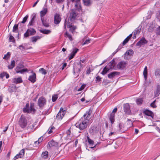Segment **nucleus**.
Masks as SVG:
<instances>
[{"instance_id": "f257e3e1", "label": "nucleus", "mask_w": 160, "mask_h": 160, "mask_svg": "<svg viewBox=\"0 0 160 160\" xmlns=\"http://www.w3.org/2000/svg\"><path fill=\"white\" fill-rule=\"evenodd\" d=\"M89 120L85 119L84 118H81L75 124L76 127L79 129L80 130H82L86 129L88 126Z\"/></svg>"}, {"instance_id": "f03ea898", "label": "nucleus", "mask_w": 160, "mask_h": 160, "mask_svg": "<svg viewBox=\"0 0 160 160\" xmlns=\"http://www.w3.org/2000/svg\"><path fill=\"white\" fill-rule=\"evenodd\" d=\"M19 124L22 128H24L27 126V119L26 117L23 115L21 116L19 121Z\"/></svg>"}, {"instance_id": "7ed1b4c3", "label": "nucleus", "mask_w": 160, "mask_h": 160, "mask_svg": "<svg viewBox=\"0 0 160 160\" xmlns=\"http://www.w3.org/2000/svg\"><path fill=\"white\" fill-rule=\"evenodd\" d=\"M36 33L35 30L33 28H30L26 31V32L24 34V38H27L30 35H33Z\"/></svg>"}, {"instance_id": "20e7f679", "label": "nucleus", "mask_w": 160, "mask_h": 160, "mask_svg": "<svg viewBox=\"0 0 160 160\" xmlns=\"http://www.w3.org/2000/svg\"><path fill=\"white\" fill-rule=\"evenodd\" d=\"M47 101L43 96L40 97L38 99V104L40 108H42L46 104Z\"/></svg>"}, {"instance_id": "39448f33", "label": "nucleus", "mask_w": 160, "mask_h": 160, "mask_svg": "<svg viewBox=\"0 0 160 160\" xmlns=\"http://www.w3.org/2000/svg\"><path fill=\"white\" fill-rule=\"evenodd\" d=\"M130 108V107L129 103H127L124 104L123 109L125 114L128 115L132 114Z\"/></svg>"}, {"instance_id": "423d86ee", "label": "nucleus", "mask_w": 160, "mask_h": 160, "mask_svg": "<svg viewBox=\"0 0 160 160\" xmlns=\"http://www.w3.org/2000/svg\"><path fill=\"white\" fill-rule=\"evenodd\" d=\"M72 2H75V10H77L80 12L82 11V8L81 5L80 0H70Z\"/></svg>"}, {"instance_id": "0eeeda50", "label": "nucleus", "mask_w": 160, "mask_h": 160, "mask_svg": "<svg viewBox=\"0 0 160 160\" xmlns=\"http://www.w3.org/2000/svg\"><path fill=\"white\" fill-rule=\"evenodd\" d=\"M99 131V128L96 125H92L89 129V132L92 135L98 133Z\"/></svg>"}, {"instance_id": "6e6552de", "label": "nucleus", "mask_w": 160, "mask_h": 160, "mask_svg": "<svg viewBox=\"0 0 160 160\" xmlns=\"http://www.w3.org/2000/svg\"><path fill=\"white\" fill-rule=\"evenodd\" d=\"M127 64L126 62L122 60L117 64V67L119 69L123 70L126 68Z\"/></svg>"}, {"instance_id": "1a4fd4ad", "label": "nucleus", "mask_w": 160, "mask_h": 160, "mask_svg": "<svg viewBox=\"0 0 160 160\" xmlns=\"http://www.w3.org/2000/svg\"><path fill=\"white\" fill-rule=\"evenodd\" d=\"M77 16V14L76 13L75 10L72 9L71 10L70 13L69 18L71 22H73L76 19V17Z\"/></svg>"}, {"instance_id": "9d476101", "label": "nucleus", "mask_w": 160, "mask_h": 160, "mask_svg": "<svg viewBox=\"0 0 160 160\" xmlns=\"http://www.w3.org/2000/svg\"><path fill=\"white\" fill-rule=\"evenodd\" d=\"M143 114L145 115L150 116L152 118H153L154 117V114L152 112L148 110V109H145L143 110L142 111Z\"/></svg>"}, {"instance_id": "9b49d317", "label": "nucleus", "mask_w": 160, "mask_h": 160, "mask_svg": "<svg viewBox=\"0 0 160 160\" xmlns=\"http://www.w3.org/2000/svg\"><path fill=\"white\" fill-rule=\"evenodd\" d=\"M148 41L144 37H142L140 40L137 43L136 46L141 47L142 45L147 44Z\"/></svg>"}, {"instance_id": "f8f14e48", "label": "nucleus", "mask_w": 160, "mask_h": 160, "mask_svg": "<svg viewBox=\"0 0 160 160\" xmlns=\"http://www.w3.org/2000/svg\"><path fill=\"white\" fill-rule=\"evenodd\" d=\"M87 138L88 142L90 144V145L92 146H94L93 147H89L91 148L94 149L96 147L97 145L99 143L98 142L97 144L94 145V141L92 140L91 139L89 136H87Z\"/></svg>"}, {"instance_id": "ddd939ff", "label": "nucleus", "mask_w": 160, "mask_h": 160, "mask_svg": "<svg viewBox=\"0 0 160 160\" xmlns=\"http://www.w3.org/2000/svg\"><path fill=\"white\" fill-rule=\"evenodd\" d=\"M32 72H33V74L32 75H31L29 76L28 80L32 83H33L36 81V74L35 73L33 72V71H32Z\"/></svg>"}, {"instance_id": "4468645a", "label": "nucleus", "mask_w": 160, "mask_h": 160, "mask_svg": "<svg viewBox=\"0 0 160 160\" xmlns=\"http://www.w3.org/2000/svg\"><path fill=\"white\" fill-rule=\"evenodd\" d=\"M24 149H22L19 152V153L17 154L14 158L13 159L16 160L19 158H21L23 157L25 154V151Z\"/></svg>"}, {"instance_id": "2eb2a0df", "label": "nucleus", "mask_w": 160, "mask_h": 160, "mask_svg": "<svg viewBox=\"0 0 160 160\" xmlns=\"http://www.w3.org/2000/svg\"><path fill=\"white\" fill-rule=\"evenodd\" d=\"M61 21V18L60 15L56 13L54 17V23L56 24H58Z\"/></svg>"}, {"instance_id": "dca6fc26", "label": "nucleus", "mask_w": 160, "mask_h": 160, "mask_svg": "<svg viewBox=\"0 0 160 160\" xmlns=\"http://www.w3.org/2000/svg\"><path fill=\"white\" fill-rule=\"evenodd\" d=\"M79 51V49L77 48H75L73 49L72 51L71 52L70 55V57L69 58V60L73 58L76 53Z\"/></svg>"}, {"instance_id": "f3484780", "label": "nucleus", "mask_w": 160, "mask_h": 160, "mask_svg": "<svg viewBox=\"0 0 160 160\" xmlns=\"http://www.w3.org/2000/svg\"><path fill=\"white\" fill-rule=\"evenodd\" d=\"M120 74V72H119L114 71L112 72L109 74H108V77L109 78L111 79L114 78L116 76L119 75Z\"/></svg>"}, {"instance_id": "a211bd4d", "label": "nucleus", "mask_w": 160, "mask_h": 160, "mask_svg": "<svg viewBox=\"0 0 160 160\" xmlns=\"http://www.w3.org/2000/svg\"><path fill=\"white\" fill-rule=\"evenodd\" d=\"M36 18V14L33 13L31 17V19L30 21L29 22V23L28 25V27H29L31 26H32L33 25V23H34V20Z\"/></svg>"}, {"instance_id": "6ab92c4d", "label": "nucleus", "mask_w": 160, "mask_h": 160, "mask_svg": "<svg viewBox=\"0 0 160 160\" xmlns=\"http://www.w3.org/2000/svg\"><path fill=\"white\" fill-rule=\"evenodd\" d=\"M68 26L70 28V31L72 33H74L75 30L77 28L76 26L72 25V23L70 22H68Z\"/></svg>"}, {"instance_id": "aec40b11", "label": "nucleus", "mask_w": 160, "mask_h": 160, "mask_svg": "<svg viewBox=\"0 0 160 160\" xmlns=\"http://www.w3.org/2000/svg\"><path fill=\"white\" fill-rule=\"evenodd\" d=\"M58 143L57 142L52 139L48 143V145L50 148L52 147H57L58 146Z\"/></svg>"}, {"instance_id": "412c9836", "label": "nucleus", "mask_w": 160, "mask_h": 160, "mask_svg": "<svg viewBox=\"0 0 160 160\" xmlns=\"http://www.w3.org/2000/svg\"><path fill=\"white\" fill-rule=\"evenodd\" d=\"M23 81L21 77L18 78H14L12 80V82L15 84L20 83L22 82Z\"/></svg>"}, {"instance_id": "4be33fe9", "label": "nucleus", "mask_w": 160, "mask_h": 160, "mask_svg": "<svg viewBox=\"0 0 160 160\" xmlns=\"http://www.w3.org/2000/svg\"><path fill=\"white\" fill-rule=\"evenodd\" d=\"M76 65L77 66H79V67L77 66L76 68H78V70L77 71V72L78 73H79L81 71V68H83L85 66V65L82 64V63H81L80 62H77L76 63Z\"/></svg>"}, {"instance_id": "5701e85b", "label": "nucleus", "mask_w": 160, "mask_h": 160, "mask_svg": "<svg viewBox=\"0 0 160 160\" xmlns=\"http://www.w3.org/2000/svg\"><path fill=\"white\" fill-rule=\"evenodd\" d=\"M92 112V109L90 108L88 111H87L86 113L84 114L83 117L82 118H84L85 119H88L90 116V115L91 114Z\"/></svg>"}, {"instance_id": "b1692460", "label": "nucleus", "mask_w": 160, "mask_h": 160, "mask_svg": "<svg viewBox=\"0 0 160 160\" xmlns=\"http://www.w3.org/2000/svg\"><path fill=\"white\" fill-rule=\"evenodd\" d=\"M16 88L14 84H12L10 86L8 89V92L10 93L15 92L16 90Z\"/></svg>"}, {"instance_id": "393cba45", "label": "nucleus", "mask_w": 160, "mask_h": 160, "mask_svg": "<svg viewBox=\"0 0 160 160\" xmlns=\"http://www.w3.org/2000/svg\"><path fill=\"white\" fill-rule=\"evenodd\" d=\"M34 104L33 103H31L29 107V112L34 114L36 111V110L34 108Z\"/></svg>"}, {"instance_id": "a878e982", "label": "nucleus", "mask_w": 160, "mask_h": 160, "mask_svg": "<svg viewBox=\"0 0 160 160\" xmlns=\"http://www.w3.org/2000/svg\"><path fill=\"white\" fill-rule=\"evenodd\" d=\"M48 10L46 8H43V10L40 12L41 19L44 18L43 17L47 13Z\"/></svg>"}, {"instance_id": "bb28decb", "label": "nucleus", "mask_w": 160, "mask_h": 160, "mask_svg": "<svg viewBox=\"0 0 160 160\" xmlns=\"http://www.w3.org/2000/svg\"><path fill=\"white\" fill-rule=\"evenodd\" d=\"M109 120L112 124H113L115 121V114L113 113H110L109 117Z\"/></svg>"}, {"instance_id": "cd10ccee", "label": "nucleus", "mask_w": 160, "mask_h": 160, "mask_svg": "<svg viewBox=\"0 0 160 160\" xmlns=\"http://www.w3.org/2000/svg\"><path fill=\"white\" fill-rule=\"evenodd\" d=\"M119 128V132L120 133L124 132L125 131L124 129V125L122 123H120L118 125Z\"/></svg>"}, {"instance_id": "c85d7f7f", "label": "nucleus", "mask_w": 160, "mask_h": 160, "mask_svg": "<svg viewBox=\"0 0 160 160\" xmlns=\"http://www.w3.org/2000/svg\"><path fill=\"white\" fill-rule=\"evenodd\" d=\"M17 73H20L23 74L25 72H28V70L27 68H23L22 69H19V70H15Z\"/></svg>"}, {"instance_id": "c756f323", "label": "nucleus", "mask_w": 160, "mask_h": 160, "mask_svg": "<svg viewBox=\"0 0 160 160\" xmlns=\"http://www.w3.org/2000/svg\"><path fill=\"white\" fill-rule=\"evenodd\" d=\"M29 104L27 103L25 106L24 107L23 109V111L24 112H27L28 113H30L29 112Z\"/></svg>"}, {"instance_id": "7c9ffc66", "label": "nucleus", "mask_w": 160, "mask_h": 160, "mask_svg": "<svg viewBox=\"0 0 160 160\" xmlns=\"http://www.w3.org/2000/svg\"><path fill=\"white\" fill-rule=\"evenodd\" d=\"M65 114H64L63 113H62L60 112H59L57 114L56 118L58 120H61L62 119L64 116Z\"/></svg>"}, {"instance_id": "2f4dec72", "label": "nucleus", "mask_w": 160, "mask_h": 160, "mask_svg": "<svg viewBox=\"0 0 160 160\" xmlns=\"http://www.w3.org/2000/svg\"><path fill=\"white\" fill-rule=\"evenodd\" d=\"M110 70L109 68H108L107 66H106L104 68L103 70L102 71L101 73L103 75H105Z\"/></svg>"}, {"instance_id": "473e14b6", "label": "nucleus", "mask_w": 160, "mask_h": 160, "mask_svg": "<svg viewBox=\"0 0 160 160\" xmlns=\"http://www.w3.org/2000/svg\"><path fill=\"white\" fill-rule=\"evenodd\" d=\"M160 94V86L158 85L157 87L156 90L155 92L154 96L155 97L159 96Z\"/></svg>"}, {"instance_id": "72a5a7b5", "label": "nucleus", "mask_w": 160, "mask_h": 160, "mask_svg": "<svg viewBox=\"0 0 160 160\" xmlns=\"http://www.w3.org/2000/svg\"><path fill=\"white\" fill-rule=\"evenodd\" d=\"M39 31L40 32L45 34H48L50 33L51 31L49 30H47L46 29H40Z\"/></svg>"}, {"instance_id": "f704fd0d", "label": "nucleus", "mask_w": 160, "mask_h": 160, "mask_svg": "<svg viewBox=\"0 0 160 160\" xmlns=\"http://www.w3.org/2000/svg\"><path fill=\"white\" fill-rule=\"evenodd\" d=\"M143 74L145 80H146L148 76V69L147 66H145L144 68V71L143 72Z\"/></svg>"}, {"instance_id": "c9c22d12", "label": "nucleus", "mask_w": 160, "mask_h": 160, "mask_svg": "<svg viewBox=\"0 0 160 160\" xmlns=\"http://www.w3.org/2000/svg\"><path fill=\"white\" fill-rule=\"evenodd\" d=\"M132 33L130 34L123 41V44H125L127 43L128 41L131 39L132 37Z\"/></svg>"}, {"instance_id": "e433bc0d", "label": "nucleus", "mask_w": 160, "mask_h": 160, "mask_svg": "<svg viewBox=\"0 0 160 160\" xmlns=\"http://www.w3.org/2000/svg\"><path fill=\"white\" fill-rule=\"evenodd\" d=\"M15 61L13 60L11 61V63L10 65L8 66V69H12L15 67Z\"/></svg>"}, {"instance_id": "4c0bfd02", "label": "nucleus", "mask_w": 160, "mask_h": 160, "mask_svg": "<svg viewBox=\"0 0 160 160\" xmlns=\"http://www.w3.org/2000/svg\"><path fill=\"white\" fill-rule=\"evenodd\" d=\"M48 152L47 151H45L42 152V157L45 159L48 158Z\"/></svg>"}, {"instance_id": "58836bf2", "label": "nucleus", "mask_w": 160, "mask_h": 160, "mask_svg": "<svg viewBox=\"0 0 160 160\" xmlns=\"http://www.w3.org/2000/svg\"><path fill=\"white\" fill-rule=\"evenodd\" d=\"M41 38V37L39 36H33L31 38V41L32 42H36L38 39Z\"/></svg>"}, {"instance_id": "ea45409f", "label": "nucleus", "mask_w": 160, "mask_h": 160, "mask_svg": "<svg viewBox=\"0 0 160 160\" xmlns=\"http://www.w3.org/2000/svg\"><path fill=\"white\" fill-rule=\"evenodd\" d=\"M19 24H15L13 27L12 32H18V26Z\"/></svg>"}, {"instance_id": "a19ab883", "label": "nucleus", "mask_w": 160, "mask_h": 160, "mask_svg": "<svg viewBox=\"0 0 160 160\" xmlns=\"http://www.w3.org/2000/svg\"><path fill=\"white\" fill-rule=\"evenodd\" d=\"M143 102V99L142 98H139L137 99L136 102L137 104L138 105H141L142 104Z\"/></svg>"}, {"instance_id": "79ce46f5", "label": "nucleus", "mask_w": 160, "mask_h": 160, "mask_svg": "<svg viewBox=\"0 0 160 160\" xmlns=\"http://www.w3.org/2000/svg\"><path fill=\"white\" fill-rule=\"evenodd\" d=\"M83 4L84 5L89 6L91 4L90 0H82Z\"/></svg>"}, {"instance_id": "37998d69", "label": "nucleus", "mask_w": 160, "mask_h": 160, "mask_svg": "<svg viewBox=\"0 0 160 160\" xmlns=\"http://www.w3.org/2000/svg\"><path fill=\"white\" fill-rule=\"evenodd\" d=\"M41 20L42 25L45 27H49V25L48 23L45 20H44V19H41Z\"/></svg>"}, {"instance_id": "c03bdc74", "label": "nucleus", "mask_w": 160, "mask_h": 160, "mask_svg": "<svg viewBox=\"0 0 160 160\" xmlns=\"http://www.w3.org/2000/svg\"><path fill=\"white\" fill-rule=\"evenodd\" d=\"M65 37H67L68 38L69 40L72 41L73 40V39L72 37V35L69 33L68 32H66L65 33Z\"/></svg>"}, {"instance_id": "a18cd8bd", "label": "nucleus", "mask_w": 160, "mask_h": 160, "mask_svg": "<svg viewBox=\"0 0 160 160\" xmlns=\"http://www.w3.org/2000/svg\"><path fill=\"white\" fill-rule=\"evenodd\" d=\"M154 74L155 76L160 77V68H157L155 70Z\"/></svg>"}, {"instance_id": "49530a36", "label": "nucleus", "mask_w": 160, "mask_h": 160, "mask_svg": "<svg viewBox=\"0 0 160 160\" xmlns=\"http://www.w3.org/2000/svg\"><path fill=\"white\" fill-rule=\"evenodd\" d=\"M28 15H26L23 18L22 22H18V24H21L22 23L23 24L25 23L28 19Z\"/></svg>"}, {"instance_id": "de8ad7c7", "label": "nucleus", "mask_w": 160, "mask_h": 160, "mask_svg": "<svg viewBox=\"0 0 160 160\" xmlns=\"http://www.w3.org/2000/svg\"><path fill=\"white\" fill-rule=\"evenodd\" d=\"M9 40L13 43H15V40L14 37L11 34H9Z\"/></svg>"}, {"instance_id": "09e8293b", "label": "nucleus", "mask_w": 160, "mask_h": 160, "mask_svg": "<svg viewBox=\"0 0 160 160\" xmlns=\"http://www.w3.org/2000/svg\"><path fill=\"white\" fill-rule=\"evenodd\" d=\"M24 67V66L23 64L19 63L18 64V65L16 68L15 69V70H18L19 69H23Z\"/></svg>"}, {"instance_id": "8fccbe9b", "label": "nucleus", "mask_w": 160, "mask_h": 160, "mask_svg": "<svg viewBox=\"0 0 160 160\" xmlns=\"http://www.w3.org/2000/svg\"><path fill=\"white\" fill-rule=\"evenodd\" d=\"M141 28H139V27H138L132 33V34L133 33H134L136 34H139L141 31Z\"/></svg>"}, {"instance_id": "3c124183", "label": "nucleus", "mask_w": 160, "mask_h": 160, "mask_svg": "<svg viewBox=\"0 0 160 160\" xmlns=\"http://www.w3.org/2000/svg\"><path fill=\"white\" fill-rule=\"evenodd\" d=\"M10 52H8L6 54H5L4 55V57L3 58L5 60H7L10 57Z\"/></svg>"}, {"instance_id": "603ef678", "label": "nucleus", "mask_w": 160, "mask_h": 160, "mask_svg": "<svg viewBox=\"0 0 160 160\" xmlns=\"http://www.w3.org/2000/svg\"><path fill=\"white\" fill-rule=\"evenodd\" d=\"M110 83V82L108 80L104 79L102 82L103 85L104 86H106L108 83Z\"/></svg>"}, {"instance_id": "864d4df0", "label": "nucleus", "mask_w": 160, "mask_h": 160, "mask_svg": "<svg viewBox=\"0 0 160 160\" xmlns=\"http://www.w3.org/2000/svg\"><path fill=\"white\" fill-rule=\"evenodd\" d=\"M55 129V127L53 126H51L49 128L48 130V133L49 134H50L51 133L53 132V130H54Z\"/></svg>"}, {"instance_id": "5fc2aeb1", "label": "nucleus", "mask_w": 160, "mask_h": 160, "mask_svg": "<svg viewBox=\"0 0 160 160\" xmlns=\"http://www.w3.org/2000/svg\"><path fill=\"white\" fill-rule=\"evenodd\" d=\"M39 71L42 74L46 75L47 73L46 70L43 68H40L39 70Z\"/></svg>"}, {"instance_id": "6e6d98bb", "label": "nucleus", "mask_w": 160, "mask_h": 160, "mask_svg": "<svg viewBox=\"0 0 160 160\" xmlns=\"http://www.w3.org/2000/svg\"><path fill=\"white\" fill-rule=\"evenodd\" d=\"M58 98V96L57 94H54L52 96V101L53 102H55Z\"/></svg>"}, {"instance_id": "4d7b16f0", "label": "nucleus", "mask_w": 160, "mask_h": 160, "mask_svg": "<svg viewBox=\"0 0 160 160\" xmlns=\"http://www.w3.org/2000/svg\"><path fill=\"white\" fill-rule=\"evenodd\" d=\"M108 66L110 69H113L115 67L114 65L112 64L110 62L108 64Z\"/></svg>"}, {"instance_id": "13d9d810", "label": "nucleus", "mask_w": 160, "mask_h": 160, "mask_svg": "<svg viewBox=\"0 0 160 160\" xmlns=\"http://www.w3.org/2000/svg\"><path fill=\"white\" fill-rule=\"evenodd\" d=\"M156 102V100H155L150 104V106L153 108H156L157 107V106L155 105Z\"/></svg>"}, {"instance_id": "bf43d9fd", "label": "nucleus", "mask_w": 160, "mask_h": 160, "mask_svg": "<svg viewBox=\"0 0 160 160\" xmlns=\"http://www.w3.org/2000/svg\"><path fill=\"white\" fill-rule=\"evenodd\" d=\"M92 71V69H91L90 67L89 66V67L87 69L86 71V74L89 75L90 72Z\"/></svg>"}, {"instance_id": "052dcab7", "label": "nucleus", "mask_w": 160, "mask_h": 160, "mask_svg": "<svg viewBox=\"0 0 160 160\" xmlns=\"http://www.w3.org/2000/svg\"><path fill=\"white\" fill-rule=\"evenodd\" d=\"M133 53V51L132 50H129L126 51L125 53L126 54L128 55H132Z\"/></svg>"}, {"instance_id": "680f3d73", "label": "nucleus", "mask_w": 160, "mask_h": 160, "mask_svg": "<svg viewBox=\"0 0 160 160\" xmlns=\"http://www.w3.org/2000/svg\"><path fill=\"white\" fill-rule=\"evenodd\" d=\"M86 87V85L82 84L81 87L78 90V91H80L83 90Z\"/></svg>"}, {"instance_id": "e2e57ef3", "label": "nucleus", "mask_w": 160, "mask_h": 160, "mask_svg": "<svg viewBox=\"0 0 160 160\" xmlns=\"http://www.w3.org/2000/svg\"><path fill=\"white\" fill-rule=\"evenodd\" d=\"M101 78H101L100 77L98 76L96 78L95 81H96V82H99L101 81Z\"/></svg>"}, {"instance_id": "0e129e2a", "label": "nucleus", "mask_w": 160, "mask_h": 160, "mask_svg": "<svg viewBox=\"0 0 160 160\" xmlns=\"http://www.w3.org/2000/svg\"><path fill=\"white\" fill-rule=\"evenodd\" d=\"M156 33L157 35H160V26L157 28Z\"/></svg>"}, {"instance_id": "69168bd1", "label": "nucleus", "mask_w": 160, "mask_h": 160, "mask_svg": "<svg viewBox=\"0 0 160 160\" xmlns=\"http://www.w3.org/2000/svg\"><path fill=\"white\" fill-rule=\"evenodd\" d=\"M66 109H64L62 107L61 108H60V110L59 112H60L62 113H63L64 114H65L66 112Z\"/></svg>"}, {"instance_id": "338daca9", "label": "nucleus", "mask_w": 160, "mask_h": 160, "mask_svg": "<svg viewBox=\"0 0 160 160\" xmlns=\"http://www.w3.org/2000/svg\"><path fill=\"white\" fill-rule=\"evenodd\" d=\"M43 138V136H42L40 137L38 140V145L39 144V143L42 142V140Z\"/></svg>"}, {"instance_id": "774afa93", "label": "nucleus", "mask_w": 160, "mask_h": 160, "mask_svg": "<svg viewBox=\"0 0 160 160\" xmlns=\"http://www.w3.org/2000/svg\"><path fill=\"white\" fill-rule=\"evenodd\" d=\"M21 51H24L25 49V47L22 45H19L18 48Z\"/></svg>"}]
</instances>
